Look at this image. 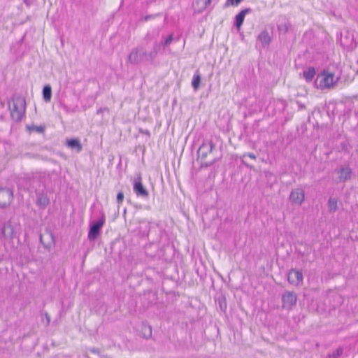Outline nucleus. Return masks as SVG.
I'll return each instance as SVG.
<instances>
[{"label": "nucleus", "mask_w": 358, "mask_h": 358, "mask_svg": "<svg viewBox=\"0 0 358 358\" xmlns=\"http://www.w3.org/2000/svg\"><path fill=\"white\" fill-rule=\"evenodd\" d=\"M297 300L296 294L293 292H285L282 296V306L284 308L290 310L295 306Z\"/></svg>", "instance_id": "6"}, {"label": "nucleus", "mask_w": 358, "mask_h": 358, "mask_svg": "<svg viewBox=\"0 0 358 358\" xmlns=\"http://www.w3.org/2000/svg\"><path fill=\"white\" fill-rule=\"evenodd\" d=\"M2 235L6 238H13L14 229L10 223H6L3 224L1 229Z\"/></svg>", "instance_id": "16"}, {"label": "nucleus", "mask_w": 358, "mask_h": 358, "mask_svg": "<svg viewBox=\"0 0 358 358\" xmlns=\"http://www.w3.org/2000/svg\"><path fill=\"white\" fill-rule=\"evenodd\" d=\"M219 306L222 311H224L227 308V302L224 296L218 298Z\"/></svg>", "instance_id": "25"}, {"label": "nucleus", "mask_w": 358, "mask_h": 358, "mask_svg": "<svg viewBox=\"0 0 358 358\" xmlns=\"http://www.w3.org/2000/svg\"><path fill=\"white\" fill-rule=\"evenodd\" d=\"M303 74L306 81L310 82L315 75V70L314 68L310 67L308 70L304 71Z\"/></svg>", "instance_id": "21"}, {"label": "nucleus", "mask_w": 358, "mask_h": 358, "mask_svg": "<svg viewBox=\"0 0 358 358\" xmlns=\"http://www.w3.org/2000/svg\"><path fill=\"white\" fill-rule=\"evenodd\" d=\"M134 192L138 196H141L143 198H146L149 195L148 192L142 184L141 176L134 180Z\"/></svg>", "instance_id": "11"}, {"label": "nucleus", "mask_w": 358, "mask_h": 358, "mask_svg": "<svg viewBox=\"0 0 358 358\" xmlns=\"http://www.w3.org/2000/svg\"><path fill=\"white\" fill-rule=\"evenodd\" d=\"M161 241V234H159V236L158 238H157L156 239H153L152 241V244H155V243H159Z\"/></svg>", "instance_id": "31"}, {"label": "nucleus", "mask_w": 358, "mask_h": 358, "mask_svg": "<svg viewBox=\"0 0 358 358\" xmlns=\"http://www.w3.org/2000/svg\"><path fill=\"white\" fill-rule=\"evenodd\" d=\"M34 129L37 132H38V133H42V132H43V131H44V129H45L44 127H42V126H39V127H38V126H35V127H34Z\"/></svg>", "instance_id": "29"}, {"label": "nucleus", "mask_w": 358, "mask_h": 358, "mask_svg": "<svg viewBox=\"0 0 358 358\" xmlns=\"http://www.w3.org/2000/svg\"><path fill=\"white\" fill-rule=\"evenodd\" d=\"M45 320H46V322H47V325H48L50 324V317L49 315L47 313H45Z\"/></svg>", "instance_id": "32"}, {"label": "nucleus", "mask_w": 358, "mask_h": 358, "mask_svg": "<svg viewBox=\"0 0 358 358\" xmlns=\"http://www.w3.org/2000/svg\"><path fill=\"white\" fill-rule=\"evenodd\" d=\"M357 64H358V61H357Z\"/></svg>", "instance_id": "35"}, {"label": "nucleus", "mask_w": 358, "mask_h": 358, "mask_svg": "<svg viewBox=\"0 0 358 358\" xmlns=\"http://www.w3.org/2000/svg\"><path fill=\"white\" fill-rule=\"evenodd\" d=\"M258 40L261 42L262 46L265 47L268 45L271 41V38L268 31H262L258 36Z\"/></svg>", "instance_id": "17"}, {"label": "nucleus", "mask_w": 358, "mask_h": 358, "mask_svg": "<svg viewBox=\"0 0 358 358\" xmlns=\"http://www.w3.org/2000/svg\"><path fill=\"white\" fill-rule=\"evenodd\" d=\"M335 173L338 175L339 182H345L351 179L352 175V169L348 166H341L335 170Z\"/></svg>", "instance_id": "7"}, {"label": "nucleus", "mask_w": 358, "mask_h": 358, "mask_svg": "<svg viewBox=\"0 0 358 358\" xmlns=\"http://www.w3.org/2000/svg\"><path fill=\"white\" fill-rule=\"evenodd\" d=\"M278 29H279V30H280V31H282V30H283V31L285 33V32H287V31L288 27H287V26L286 24H284V25H280V26H278Z\"/></svg>", "instance_id": "30"}, {"label": "nucleus", "mask_w": 358, "mask_h": 358, "mask_svg": "<svg viewBox=\"0 0 358 358\" xmlns=\"http://www.w3.org/2000/svg\"><path fill=\"white\" fill-rule=\"evenodd\" d=\"M103 224L104 219L102 218L91 224L88 233L89 240L94 241L97 238L100 233L101 228L103 227Z\"/></svg>", "instance_id": "8"}, {"label": "nucleus", "mask_w": 358, "mask_h": 358, "mask_svg": "<svg viewBox=\"0 0 358 358\" xmlns=\"http://www.w3.org/2000/svg\"><path fill=\"white\" fill-rule=\"evenodd\" d=\"M43 96L45 101H49L52 96V90L50 85H45L43 89Z\"/></svg>", "instance_id": "22"}, {"label": "nucleus", "mask_w": 358, "mask_h": 358, "mask_svg": "<svg viewBox=\"0 0 358 358\" xmlns=\"http://www.w3.org/2000/svg\"><path fill=\"white\" fill-rule=\"evenodd\" d=\"M289 199L294 205L301 206L305 200V191L302 187L293 189L289 194Z\"/></svg>", "instance_id": "5"}, {"label": "nucleus", "mask_w": 358, "mask_h": 358, "mask_svg": "<svg viewBox=\"0 0 358 358\" xmlns=\"http://www.w3.org/2000/svg\"><path fill=\"white\" fill-rule=\"evenodd\" d=\"M12 102V106H9L11 117L14 121L20 122L25 114V99L23 97L17 96L13 98Z\"/></svg>", "instance_id": "3"}, {"label": "nucleus", "mask_w": 358, "mask_h": 358, "mask_svg": "<svg viewBox=\"0 0 358 358\" xmlns=\"http://www.w3.org/2000/svg\"><path fill=\"white\" fill-rule=\"evenodd\" d=\"M246 156L249 157L250 158H251L252 159H256V158H257L256 155L251 152L245 153L243 155V157H245Z\"/></svg>", "instance_id": "28"}, {"label": "nucleus", "mask_w": 358, "mask_h": 358, "mask_svg": "<svg viewBox=\"0 0 358 358\" xmlns=\"http://www.w3.org/2000/svg\"><path fill=\"white\" fill-rule=\"evenodd\" d=\"M200 83H201V75L199 73V71L198 70H196L195 71V73L193 76V79L192 81V86L195 91H196L199 88Z\"/></svg>", "instance_id": "18"}, {"label": "nucleus", "mask_w": 358, "mask_h": 358, "mask_svg": "<svg viewBox=\"0 0 358 358\" xmlns=\"http://www.w3.org/2000/svg\"><path fill=\"white\" fill-rule=\"evenodd\" d=\"M173 35L172 34H170L165 40L164 41H163L162 43V45L164 46V47H166V46H168L169 45L171 42L173 41Z\"/></svg>", "instance_id": "26"}, {"label": "nucleus", "mask_w": 358, "mask_h": 358, "mask_svg": "<svg viewBox=\"0 0 358 358\" xmlns=\"http://www.w3.org/2000/svg\"><path fill=\"white\" fill-rule=\"evenodd\" d=\"M13 196V192L10 189H0V208H5L9 205Z\"/></svg>", "instance_id": "10"}, {"label": "nucleus", "mask_w": 358, "mask_h": 358, "mask_svg": "<svg viewBox=\"0 0 358 358\" xmlns=\"http://www.w3.org/2000/svg\"><path fill=\"white\" fill-rule=\"evenodd\" d=\"M150 222L143 220L139 222V225L138 227V234L141 237L148 236L149 231H150Z\"/></svg>", "instance_id": "12"}, {"label": "nucleus", "mask_w": 358, "mask_h": 358, "mask_svg": "<svg viewBox=\"0 0 358 358\" xmlns=\"http://www.w3.org/2000/svg\"><path fill=\"white\" fill-rule=\"evenodd\" d=\"M343 352V349L342 347H340L337 348L336 350H334L332 353L329 354L328 357L329 358H338L339 357Z\"/></svg>", "instance_id": "23"}, {"label": "nucleus", "mask_w": 358, "mask_h": 358, "mask_svg": "<svg viewBox=\"0 0 358 358\" xmlns=\"http://www.w3.org/2000/svg\"><path fill=\"white\" fill-rule=\"evenodd\" d=\"M157 44H155L153 50L148 52L143 47L132 49L127 57V61L131 64L137 65L145 62H153L157 55Z\"/></svg>", "instance_id": "1"}, {"label": "nucleus", "mask_w": 358, "mask_h": 358, "mask_svg": "<svg viewBox=\"0 0 358 358\" xmlns=\"http://www.w3.org/2000/svg\"><path fill=\"white\" fill-rule=\"evenodd\" d=\"M241 162H242V163H243V164H245L247 167H250V166H249L248 164H246L243 159H242V161H241Z\"/></svg>", "instance_id": "34"}, {"label": "nucleus", "mask_w": 358, "mask_h": 358, "mask_svg": "<svg viewBox=\"0 0 358 358\" xmlns=\"http://www.w3.org/2000/svg\"><path fill=\"white\" fill-rule=\"evenodd\" d=\"M50 200L43 191H36V203L44 208L49 204Z\"/></svg>", "instance_id": "13"}, {"label": "nucleus", "mask_w": 358, "mask_h": 358, "mask_svg": "<svg viewBox=\"0 0 358 358\" xmlns=\"http://www.w3.org/2000/svg\"><path fill=\"white\" fill-rule=\"evenodd\" d=\"M66 145L77 152H81L83 145L78 138H72L66 141Z\"/></svg>", "instance_id": "15"}, {"label": "nucleus", "mask_w": 358, "mask_h": 358, "mask_svg": "<svg viewBox=\"0 0 358 358\" xmlns=\"http://www.w3.org/2000/svg\"><path fill=\"white\" fill-rule=\"evenodd\" d=\"M338 78L335 77L334 73L324 71L317 78L319 81V87L321 89H329L334 87L338 81Z\"/></svg>", "instance_id": "4"}, {"label": "nucleus", "mask_w": 358, "mask_h": 358, "mask_svg": "<svg viewBox=\"0 0 358 358\" xmlns=\"http://www.w3.org/2000/svg\"><path fill=\"white\" fill-rule=\"evenodd\" d=\"M303 277L302 273L296 269H291L287 275L288 282L295 286H298L302 283Z\"/></svg>", "instance_id": "9"}, {"label": "nucleus", "mask_w": 358, "mask_h": 358, "mask_svg": "<svg viewBox=\"0 0 358 358\" xmlns=\"http://www.w3.org/2000/svg\"><path fill=\"white\" fill-rule=\"evenodd\" d=\"M141 335L144 338L148 339L152 336V327L148 324L141 327Z\"/></svg>", "instance_id": "19"}, {"label": "nucleus", "mask_w": 358, "mask_h": 358, "mask_svg": "<svg viewBox=\"0 0 358 358\" xmlns=\"http://www.w3.org/2000/svg\"><path fill=\"white\" fill-rule=\"evenodd\" d=\"M252 10L250 8L243 9L241 12H239L235 17V26L238 29L242 26L245 15L250 13Z\"/></svg>", "instance_id": "14"}, {"label": "nucleus", "mask_w": 358, "mask_h": 358, "mask_svg": "<svg viewBox=\"0 0 358 358\" xmlns=\"http://www.w3.org/2000/svg\"><path fill=\"white\" fill-rule=\"evenodd\" d=\"M198 158L201 160V166H209L213 164L217 159L215 156V144L211 140H206L199 147Z\"/></svg>", "instance_id": "2"}, {"label": "nucleus", "mask_w": 358, "mask_h": 358, "mask_svg": "<svg viewBox=\"0 0 358 358\" xmlns=\"http://www.w3.org/2000/svg\"><path fill=\"white\" fill-rule=\"evenodd\" d=\"M124 199V194L122 192H120L117 195V202L118 204H120L122 203Z\"/></svg>", "instance_id": "27"}, {"label": "nucleus", "mask_w": 358, "mask_h": 358, "mask_svg": "<svg viewBox=\"0 0 358 358\" xmlns=\"http://www.w3.org/2000/svg\"><path fill=\"white\" fill-rule=\"evenodd\" d=\"M152 17H153V16H152V15H148L145 16V17H144V20H145V21H147V20H150V19H151V18H152Z\"/></svg>", "instance_id": "33"}, {"label": "nucleus", "mask_w": 358, "mask_h": 358, "mask_svg": "<svg viewBox=\"0 0 358 358\" xmlns=\"http://www.w3.org/2000/svg\"><path fill=\"white\" fill-rule=\"evenodd\" d=\"M243 0H227L224 4L225 7L229 6H237L242 2Z\"/></svg>", "instance_id": "24"}, {"label": "nucleus", "mask_w": 358, "mask_h": 358, "mask_svg": "<svg viewBox=\"0 0 358 358\" xmlns=\"http://www.w3.org/2000/svg\"><path fill=\"white\" fill-rule=\"evenodd\" d=\"M338 200L336 198L331 197L328 201V208L331 213L335 212L338 208Z\"/></svg>", "instance_id": "20"}]
</instances>
